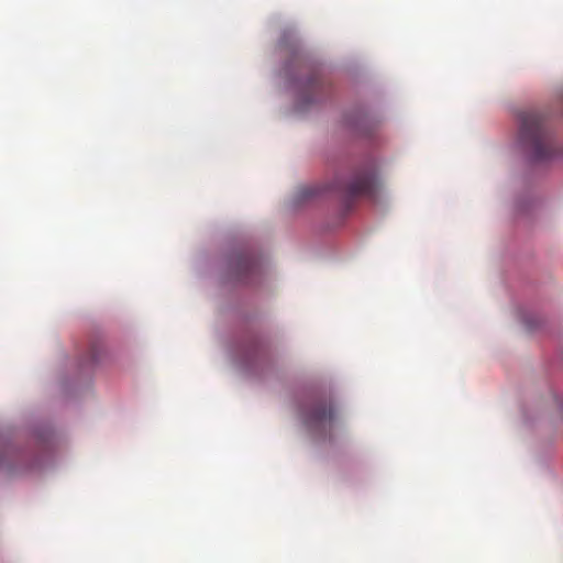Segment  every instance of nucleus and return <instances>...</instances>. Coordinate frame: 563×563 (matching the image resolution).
<instances>
[{
	"label": "nucleus",
	"mask_w": 563,
	"mask_h": 563,
	"mask_svg": "<svg viewBox=\"0 0 563 563\" xmlns=\"http://www.w3.org/2000/svg\"><path fill=\"white\" fill-rule=\"evenodd\" d=\"M278 47L290 54L280 73L285 78V89L294 98V113L303 115L327 99L330 85L323 78L322 67L301 53L292 29L283 31Z\"/></svg>",
	"instance_id": "f257e3e1"
},
{
	"label": "nucleus",
	"mask_w": 563,
	"mask_h": 563,
	"mask_svg": "<svg viewBox=\"0 0 563 563\" xmlns=\"http://www.w3.org/2000/svg\"><path fill=\"white\" fill-rule=\"evenodd\" d=\"M233 358L238 368L250 376L263 374L271 364L269 349L257 338H250L238 345Z\"/></svg>",
	"instance_id": "0eeeda50"
},
{
	"label": "nucleus",
	"mask_w": 563,
	"mask_h": 563,
	"mask_svg": "<svg viewBox=\"0 0 563 563\" xmlns=\"http://www.w3.org/2000/svg\"><path fill=\"white\" fill-rule=\"evenodd\" d=\"M516 146L530 164L543 165L563 157L554 131L537 112H521Z\"/></svg>",
	"instance_id": "20e7f679"
},
{
	"label": "nucleus",
	"mask_w": 563,
	"mask_h": 563,
	"mask_svg": "<svg viewBox=\"0 0 563 563\" xmlns=\"http://www.w3.org/2000/svg\"><path fill=\"white\" fill-rule=\"evenodd\" d=\"M385 162L377 157L366 159L363 165L349 178L336 177L331 188L329 186L310 185L298 188L290 199V208L297 209L327 190H338L343 195L342 210L349 212L353 201L365 197L373 203H380L388 196L383 184Z\"/></svg>",
	"instance_id": "f03ea898"
},
{
	"label": "nucleus",
	"mask_w": 563,
	"mask_h": 563,
	"mask_svg": "<svg viewBox=\"0 0 563 563\" xmlns=\"http://www.w3.org/2000/svg\"><path fill=\"white\" fill-rule=\"evenodd\" d=\"M298 413L305 428L321 439H331L340 424V410L331 389L312 387L298 400Z\"/></svg>",
	"instance_id": "39448f33"
},
{
	"label": "nucleus",
	"mask_w": 563,
	"mask_h": 563,
	"mask_svg": "<svg viewBox=\"0 0 563 563\" xmlns=\"http://www.w3.org/2000/svg\"><path fill=\"white\" fill-rule=\"evenodd\" d=\"M57 441L56 432L47 424L36 427L23 448L0 433V472L22 476L47 470L54 464Z\"/></svg>",
	"instance_id": "7ed1b4c3"
},
{
	"label": "nucleus",
	"mask_w": 563,
	"mask_h": 563,
	"mask_svg": "<svg viewBox=\"0 0 563 563\" xmlns=\"http://www.w3.org/2000/svg\"><path fill=\"white\" fill-rule=\"evenodd\" d=\"M103 347L99 343H93L90 347L89 360L90 364H97L102 360Z\"/></svg>",
	"instance_id": "9d476101"
},
{
	"label": "nucleus",
	"mask_w": 563,
	"mask_h": 563,
	"mask_svg": "<svg viewBox=\"0 0 563 563\" xmlns=\"http://www.w3.org/2000/svg\"><path fill=\"white\" fill-rule=\"evenodd\" d=\"M268 269V263L249 249L234 251L227 261V282L257 284Z\"/></svg>",
	"instance_id": "423d86ee"
},
{
	"label": "nucleus",
	"mask_w": 563,
	"mask_h": 563,
	"mask_svg": "<svg viewBox=\"0 0 563 563\" xmlns=\"http://www.w3.org/2000/svg\"><path fill=\"white\" fill-rule=\"evenodd\" d=\"M520 319L528 331H534L541 324L540 317L532 312L522 311Z\"/></svg>",
	"instance_id": "1a4fd4ad"
},
{
	"label": "nucleus",
	"mask_w": 563,
	"mask_h": 563,
	"mask_svg": "<svg viewBox=\"0 0 563 563\" xmlns=\"http://www.w3.org/2000/svg\"><path fill=\"white\" fill-rule=\"evenodd\" d=\"M378 119L366 108H356L343 114L341 124L349 133L360 137L369 136L378 124Z\"/></svg>",
	"instance_id": "6e6552de"
}]
</instances>
